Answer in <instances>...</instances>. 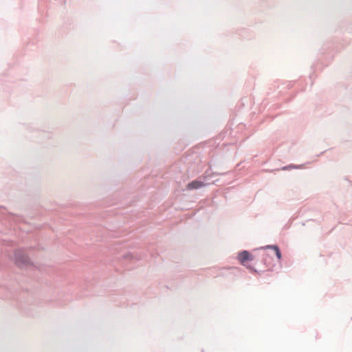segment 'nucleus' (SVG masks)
Segmentation results:
<instances>
[{"instance_id":"20e7f679","label":"nucleus","mask_w":352,"mask_h":352,"mask_svg":"<svg viewBox=\"0 0 352 352\" xmlns=\"http://www.w3.org/2000/svg\"><path fill=\"white\" fill-rule=\"evenodd\" d=\"M267 248H272L274 250L275 253H276V255L278 258V259H280L281 258V253L280 252V250L278 248V246L276 245H268L267 246Z\"/></svg>"},{"instance_id":"f257e3e1","label":"nucleus","mask_w":352,"mask_h":352,"mask_svg":"<svg viewBox=\"0 0 352 352\" xmlns=\"http://www.w3.org/2000/svg\"><path fill=\"white\" fill-rule=\"evenodd\" d=\"M237 258L239 261V262L243 265H245V261L253 260L252 256L248 251L245 250L240 252L238 254Z\"/></svg>"},{"instance_id":"f03ea898","label":"nucleus","mask_w":352,"mask_h":352,"mask_svg":"<svg viewBox=\"0 0 352 352\" xmlns=\"http://www.w3.org/2000/svg\"><path fill=\"white\" fill-rule=\"evenodd\" d=\"M205 186V184L201 181H192L187 185L188 190L198 189Z\"/></svg>"},{"instance_id":"7ed1b4c3","label":"nucleus","mask_w":352,"mask_h":352,"mask_svg":"<svg viewBox=\"0 0 352 352\" xmlns=\"http://www.w3.org/2000/svg\"><path fill=\"white\" fill-rule=\"evenodd\" d=\"M21 254V252H17L15 253V260L16 263L19 265L23 264L26 261V258L24 256H21V258H19V255Z\"/></svg>"}]
</instances>
